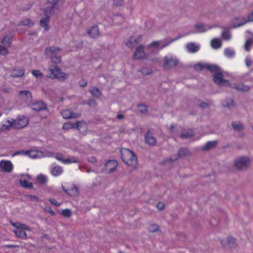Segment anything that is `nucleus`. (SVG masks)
Segmentation results:
<instances>
[{
  "label": "nucleus",
  "instance_id": "nucleus-1",
  "mask_svg": "<svg viewBox=\"0 0 253 253\" xmlns=\"http://www.w3.org/2000/svg\"><path fill=\"white\" fill-rule=\"evenodd\" d=\"M65 0H48L45 3L44 7L42 8L45 17L42 18L40 21V25L44 30L48 31L49 29V15L54 14L58 9L59 7L64 2Z\"/></svg>",
  "mask_w": 253,
  "mask_h": 253
},
{
  "label": "nucleus",
  "instance_id": "nucleus-2",
  "mask_svg": "<svg viewBox=\"0 0 253 253\" xmlns=\"http://www.w3.org/2000/svg\"><path fill=\"white\" fill-rule=\"evenodd\" d=\"M213 82L217 84L222 85L226 84L232 88H234L238 91L246 92L250 90V87L245 85L242 84H231L228 81L223 78L222 74L219 71L213 75Z\"/></svg>",
  "mask_w": 253,
  "mask_h": 253
},
{
  "label": "nucleus",
  "instance_id": "nucleus-3",
  "mask_svg": "<svg viewBox=\"0 0 253 253\" xmlns=\"http://www.w3.org/2000/svg\"><path fill=\"white\" fill-rule=\"evenodd\" d=\"M121 157L123 162L128 166L135 167L137 164V158L134 153L127 149L121 150Z\"/></svg>",
  "mask_w": 253,
  "mask_h": 253
},
{
  "label": "nucleus",
  "instance_id": "nucleus-4",
  "mask_svg": "<svg viewBox=\"0 0 253 253\" xmlns=\"http://www.w3.org/2000/svg\"><path fill=\"white\" fill-rule=\"evenodd\" d=\"M11 225L15 228L13 232L15 235L19 238L25 239L27 238L26 232L30 231L31 229L26 224L19 222H11Z\"/></svg>",
  "mask_w": 253,
  "mask_h": 253
},
{
  "label": "nucleus",
  "instance_id": "nucleus-5",
  "mask_svg": "<svg viewBox=\"0 0 253 253\" xmlns=\"http://www.w3.org/2000/svg\"><path fill=\"white\" fill-rule=\"evenodd\" d=\"M61 51V49L58 46H49L46 48L45 54L50 58L52 62L59 63L61 61V58L58 55L60 54Z\"/></svg>",
  "mask_w": 253,
  "mask_h": 253
},
{
  "label": "nucleus",
  "instance_id": "nucleus-6",
  "mask_svg": "<svg viewBox=\"0 0 253 253\" xmlns=\"http://www.w3.org/2000/svg\"><path fill=\"white\" fill-rule=\"evenodd\" d=\"M49 70L51 73L50 77L52 79H57L59 80H64L68 78V75L63 72L61 69L56 66H51Z\"/></svg>",
  "mask_w": 253,
  "mask_h": 253
},
{
  "label": "nucleus",
  "instance_id": "nucleus-7",
  "mask_svg": "<svg viewBox=\"0 0 253 253\" xmlns=\"http://www.w3.org/2000/svg\"><path fill=\"white\" fill-rule=\"evenodd\" d=\"M23 154L28 156L31 159H40L43 158V152L42 151H38L36 150H31L28 151H20L14 153L12 157L16 155Z\"/></svg>",
  "mask_w": 253,
  "mask_h": 253
},
{
  "label": "nucleus",
  "instance_id": "nucleus-8",
  "mask_svg": "<svg viewBox=\"0 0 253 253\" xmlns=\"http://www.w3.org/2000/svg\"><path fill=\"white\" fill-rule=\"evenodd\" d=\"M178 63V61L175 56H166L164 58L163 66L165 69H169L176 66Z\"/></svg>",
  "mask_w": 253,
  "mask_h": 253
},
{
  "label": "nucleus",
  "instance_id": "nucleus-9",
  "mask_svg": "<svg viewBox=\"0 0 253 253\" xmlns=\"http://www.w3.org/2000/svg\"><path fill=\"white\" fill-rule=\"evenodd\" d=\"M14 166L9 160H2L0 161V169L4 172L11 173L13 170Z\"/></svg>",
  "mask_w": 253,
  "mask_h": 253
},
{
  "label": "nucleus",
  "instance_id": "nucleus-10",
  "mask_svg": "<svg viewBox=\"0 0 253 253\" xmlns=\"http://www.w3.org/2000/svg\"><path fill=\"white\" fill-rule=\"evenodd\" d=\"M14 127L16 128H22L27 126L28 119L27 117L20 116L16 120H13Z\"/></svg>",
  "mask_w": 253,
  "mask_h": 253
},
{
  "label": "nucleus",
  "instance_id": "nucleus-11",
  "mask_svg": "<svg viewBox=\"0 0 253 253\" xmlns=\"http://www.w3.org/2000/svg\"><path fill=\"white\" fill-rule=\"evenodd\" d=\"M133 59L135 60L144 59H146L148 60L147 56L146 55V53L144 51L143 46L140 45L137 47L133 54Z\"/></svg>",
  "mask_w": 253,
  "mask_h": 253
},
{
  "label": "nucleus",
  "instance_id": "nucleus-12",
  "mask_svg": "<svg viewBox=\"0 0 253 253\" xmlns=\"http://www.w3.org/2000/svg\"><path fill=\"white\" fill-rule=\"evenodd\" d=\"M250 163L249 159L246 157H240L235 161V167L238 169L246 168Z\"/></svg>",
  "mask_w": 253,
  "mask_h": 253
},
{
  "label": "nucleus",
  "instance_id": "nucleus-13",
  "mask_svg": "<svg viewBox=\"0 0 253 253\" xmlns=\"http://www.w3.org/2000/svg\"><path fill=\"white\" fill-rule=\"evenodd\" d=\"M19 182L20 185L25 188H32L33 184L31 182V177L27 174H23L21 175Z\"/></svg>",
  "mask_w": 253,
  "mask_h": 253
},
{
  "label": "nucleus",
  "instance_id": "nucleus-14",
  "mask_svg": "<svg viewBox=\"0 0 253 253\" xmlns=\"http://www.w3.org/2000/svg\"><path fill=\"white\" fill-rule=\"evenodd\" d=\"M18 98L21 100L28 102L31 101L32 99V94L28 90H21L19 92Z\"/></svg>",
  "mask_w": 253,
  "mask_h": 253
},
{
  "label": "nucleus",
  "instance_id": "nucleus-15",
  "mask_svg": "<svg viewBox=\"0 0 253 253\" xmlns=\"http://www.w3.org/2000/svg\"><path fill=\"white\" fill-rule=\"evenodd\" d=\"M118 166V162L116 160H109L105 165V171L108 172H112L115 170Z\"/></svg>",
  "mask_w": 253,
  "mask_h": 253
},
{
  "label": "nucleus",
  "instance_id": "nucleus-16",
  "mask_svg": "<svg viewBox=\"0 0 253 253\" xmlns=\"http://www.w3.org/2000/svg\"><path fill=\"white\" fill-rule=\"evenodd\" d=\"M141 41V37L138 36L137 37H131L129 41L126 43V45L128 47H133L137 45Z\"/></svg>",
  "mask_w": 253,
  "mask_h": 253
},
{
  "label": "nucleus",
  "instance_id": "nucleus-17",
  "mask_svg": "<svg viewBox=\"0 0 253 253\" xmlns=\"http://www.w3.org/2000/svg\"><path fill=\"white\" fill-rule=\"evenodd\" d=\"M63 118L65 119H71L78 117V114L73 112L70 110H65L61 112Z\"/></svg>",
  "mask_w": 253,
  "mask_h": 253
},
{
  "label": "nucleus",
  "instance_id": "nucleus-18",
  "mask_svg": "<svg viewBox=\"0 0 253 253\" xmlns=\"http://www.w3.org/2000/svg\"><path fill=\"white\" fill-rule=\"evenodd\" d=\"M89 36L94 39L97 38L100 36V33L97 26H94L87 31Z\"/></svg>",
  "mask_w": 253,
  "mask_h": 253
},
{
  "label": "nucleus",
  "instance_id": "nucleus-19",
  "mask_svg": "<svg viewBox=\"0 0 253 253\" xmlns=\"http://www.w3.org/2000/svg\"><path fill=\"white\" fill-rule=\"evenodd\" d=\"M63 172V168L59 166H52L51 169V173L54 176H59L62 174Z\"/></svg>",
  "mask_w": 253,
  "mask_h": 253
},
{
  "label": "nucleus",
  "instance_id": "nucleus-20",
  "mask_svg": "<svg viewBox=\"0 0 253 253\" xmlns=\"http://www.w3.org/2000/svg\"><path fill=\"white\" fill-rule=\"evenodd\" d=\"M46 108L45 104L42 101L36 102L32 105V109L37 111L44 110Z\"/></svg>",
  "mask_w": 253,
  "mask_h": 253
},
{
  "label": "nucleus",
  "instance_id": "nucleus-21",
  "mask_svg": "<svg viewBox=\"0 0 253 253\" xmlns=\"http://www.w3.org/2000/svg\"><path fill=\"white\" fill-rule=\"evenodd\" d=\"M12 126L14 127L13 120H8L5 122L0 125V132L8 129Z\"/></svg>",
  "mask_w": 253,
  "mask_h": 253
},
{
  "label": "nucleus",
  "instance_id": "nucleus-22",
  "mask_svg": "<svg viewBox=\"0 0 253 253\" xmlns=\"http://www.w3.org/2000/svg\"><path fill=\"white\" fill-rule=\"evenodd\" d=\"M79 126V122L77 121L75 123L68 122L64 124L63 128L65 130L77 128Z\"/></svg>",
  "mask_w": 253,
  "mask_h": 253
},
{
  "label": "nucleus",
  "instance_id": "nucleus-23",
  "mask_svg": "<svg viewBox=\"0 0 253 253\" xmlns=\"http://www.w3.org/2000/svg\"><path fill=\"white\" fill-rule=\"evenodd\" d=\"M24 74V70L22 68L14 69L11 71L10 75L13 77H20Z\"/></svg>",
  "mask_w": 253,
  "mask_h": 253
},
{
  "label": "nucleus",
  "instance_id": "nucleus-24",
  "mask_svg": "<svg viewBox=\"0 0 253 253\" xmlns=\"http://www.w3.org/2000/svg\"><path fill=\"white\" fill-rule=\"evenodd\" d=\"M150 132L149 130L147 131L145 135V141L149 145H154L156 143V140L154 137L150 136Z\"/></svg>",
  "mask_w": 253,
  "mask_h": 253
},
{
  "label": "nucleus",
  "instance_id": "nucleus-25",
  "mask_svg": "<svg viewBox=\"0 0 253 253\" xmlns=\"http://www.w3.org/2000/svg\"><path fill=\"white\" fill-rule=\"evenodd\" d=\"M187 48L188 51L191 53L196 52L199 49V47L193 42L188 43L187 45Z\"/></svg>",
  "mask_w": 253,
  "mask_h": 253
},
{
  "label": "nucleus",
  "instance_id": "nucleus-26",
  "mask_svg": "<svg viewBox=\"0 0 253 253\" xmlns=\"http://www.w3.org/2000/svg\"><path fill=\"white\" fill-rule=\"evenodd\" d=\"M211 44L214 49H218L221 46V42L219 39L214 38L211 41Z\"/></svg>",
  "mask_w": 253,
  "mask_h": 253
},
{
  "label": "nucleus",
  "instance_id": "nucleus-27",
  "mask_svg": "<svg viewBox=\"0 0 253 253\" xmlns=\"http://www.w3.org/2000/svg\"><path fill=\"white\" fill-rule=\"evenodd\" d=\"M216 141H209L205 144V145H204L202 148V150L203 151L208 150L211 148L214 147L216 146Z\"/></svg>",
  "mask_w": 253,
  "mask_h": 253
},
{
  "label": "nucleus",
  "instance_id": "nucleus-28",
  "mask_svg": "<svg viewBox=\"0 0 253 253\" xmlns=\"http://www.w3.org/2000/svg\"><path fill=\"white\" fill-rule=\"evenodd\" d=\"M65 192L71 196H74L78 195V188L76 186L73 185L69 189L65 190Z\"/></svg>",
  "mask_w": 253,
  "mask_h": 253
},
{
  "label": "nucleus",
  "instance_id": "nucleus-29",
  "mask_svg": "<svg viewBox=\"0 0 253 253\" xmlns=\"http://www.w3.org/2000/svg\"><path fill=\"white\" fill-rule=\"evenodd\" d=\"M36 180L40 184H44L47 182L48 178L46 175L41 174L37 176Z\"/></svg>",
  "mask_w": 253,
  "mask_h": 253
},
{
  "label": "nucleus",
  "instance_id": "nucleus-30",
  "mask_svg": "<svg viewBox=\"0 0 253 253\" xmlns=\"http://www.w3.org/2000/svg\"><path fill=\"white\" fill-rule=\"evenodd\" d=\"M78 162V159L77 157H71L65 158L64 161H63V164L64 165H69L73 163H77Z\"/></svg>",
  "mask_w": 253,
  "mask_h": 253
},
{
  "label": "nucleus",
  "instance_id": "nucleus-31",
  "mask_svg": "<svg viewBox=\"0 0 253 253\" xmlns=\"http://www.w3.org/2000/svg\"><path fill=\"white\" fill-rule=\"evenodd\" d=\"M205 69L215 73L219 71V67L218 66L208 64H206Z\"/></svg>",
  "mask_w": 253,
  "mask_h": 253
},
{
  "label": "nucleus",
  "instance_id": "nucleus-32",
  "mask_svg": "<svg viewBox=\"0 0 253 253\" xmlns=\"http://www.w3.org/2000/svg\"><path fill=\"white\" fill-rule=\"evenodd\" d=\"M12 38L11 36H6L1 40L3 44L9 46L12 43Z\"/></svg>",
  "mask_w": 253,
  "mask_h": 253
},
{
  "label": "nucleus",
  "instance_id": "nucleus-33",
  "mask_svg": "<svg viewBox=\"0 0 253 253\" xmlns=\"http://www.w3.org/2000/svg\"><path fill=\"white\" fill-rule=\"evenodd\" d=\"M34 25V22L30 19L26 18L21 21L19 26H26L28 27H31Z\"/></svg>",
  "mask_w": 253,
  "mask_h": 253
},
{
  "label": "nucleus",
  "instance_id": "nucleus-34",
  "mask_svg": "<svg viewBox=\"0 0 253 253\" xmlns=\"http://www.w3.org/2000/svg\"><path fill=\"white\" fill-rule=\"evenodd\" d=\"M221 37L223 39L226 41L230 40L231 36L230 32L227 29H224L221 33Z\"/></svg>",
  "mask_w": 253,
  "mask_h": 253
},
{
  "label": "nucleus",
  "instance_id": "nucleus-35",
  "mask_svg": "<svg viewBox=\"0 0 253 253\" xmlns=\"http://www.w3.org/2000/svg\"><path fill=\"white\" fill-rule=\"evenodd\" d=\"M89 91L93 96L100 97L101 96V91L98 88L93 87Z\"/></svg>",
  "mask_w": 253,
  "mask_h": 253
},
{
  "label": "nucleus",
  "instance_id": "nucleus-36",
  "mask_svg": "<svg viewBox=\"0 0 253 253\" xmlns=\"http://www.w3.org/2000/svg\"><path fill=\"white\" fill-rule=\"evenodd\" d=\"M194 134V130L192 129H189L185 133H182L180 134V137L182 138H186L192 136Z\"/></svg>",
  "mask_w": 253,
  "mask_h": 253
},
{
  "label": "nucleus",
  "instance_id": "nucleus-37",
  "mask_svg": "<svg viewBox=\"0 0 253 253\" xmlns=\"http://www.w3.org/2000/svg\"><path fill=\"white\" fill-rule=\"evenodd\" d=\"M222 105L224 107L230 108L234 105V101L233 99H231L225 100L222 102Z\"/></svg>",
  "mask_w": 253,
  "mask_h": 253
},
{
  "label": "nucleus",
  "instance_id": "nucleus-38",
  "mask_svg": "<svg viewBox=\"0 0 253 253\" xmlns=\"http://www.w3.org/2000/svg\"><path fill=\"white\" fill-rule=\"evenodd\" d=\"M189 150L185 148H182L180 149L178 153L179 157L185 156L189 155Z\"/></svg>",
  "mask_w": 253,
  "mask_h": 253
},
{
  "label": "nucleus",
  "instance_id": "nucleus-39",
  "mask_svg": "<svg viewBox=\"0 0 253 253\" xmlns=\"http://www.w3.org/2000/svg\"><path fill=\"white\" fill-rule=\"evenodd\" d=\"M253 42V40L252 39H249L245 42V49L246 51H249L252 45Z\"/></svg>",
  "mask_w": 253,
  "mask_h": 253
},
{
  "label": "nucleus",
  "instance_id": "nucleus-40",
  "mask_svg": "<svg viewBox=\"0 0 253 253\" xmlns=\"http://www.w3.org/2000/svg\"><path fill=\"white\" fill-rule=\"evenodd\" d=\"M232 126L236 130H240L243 128V126L240 122H233Z\"/></svg>",
  "mask_w": 253,
  "mask_h": 253
},
{
  "label": "nucleus",
  "instance_id": "nucleus-41",
  "mask_svg": "<svg viewBox=\"0 0 253 253\" xmlns=\"http://www.w3.org/2000/svg\"><path fill=\"white\" fill-rule=\"evenodd\" d=\"M32 75L37 78H42L43 74L39 70H34L32 71Z\"/></svg>",
  "mask_w": 253,
  "mask_h": 253
},
{
  "label": "nucleus",
  "instance_id": "nucleus-42",
  "mask_svg": "<svg viewBox=\"0 0 253 253\" xmlns=\"http://www.w3.org/2000/svg\"><path fill=\"white\" fill-rule=\"evenodd\" d=\"M61 213L65 217H69L71 215V211L69 209H65L62 210Z\"/></svg>",
  "mask_w": 253,
  "mask_h": 253
},
{
  "label": "nucleus",
  "instance_id": "nucleus-43",
  "mask_svg": "<svg viewBox=\"0 0 253 253\" xmlns=\"http://www.w3.org/2000/svg\"><path fill=\"white\" fill-rule=\"evenodd\" d=\"M137 109L139 112L144 113L147 111V107L144 104H139L137 105Z\"/></svg>",
  "mask_w": 253,
  "mask_h": 253
},
{
  "label": "nucleus",
  "instance_id": "nucleus-44",
  "mask_svg": "<svg viewBox=\"0 0 253 253\" xmlns=\"http://www.w3.org/2000/svg\"><path fill=\"white\" fill-rule=\"evenodd\" d=\"M206 64L198 63L194 65V69L197 71H201L203 69H205Z\"/></svg>",
  "mask_w": 253,
  "mask_h": 253
},
{
  "label": "nucleus",
  "instance_id": "nucleus-45",
  "mask_svg": "<svg viewBox=\"0 0 253 253\" xmlns=\"http://www.w3.org/2000/svg\"><path fill=\"white\" fill-rule=\"evenodd\" d=\"M54 157H55V158L57 160L59 161V162H60L61 163L63 164V161H64V159H65L64 155H63L62 154H61V153H58V154H56Z\"/></svg>",
  "mask_w": 253,
  "mask_h": 253
},
{
  "label": "nucleus",
  "instance_id": "nucleus-46",
  "mask_svg": "<svg viewBox=\"0 0 253 253\" xmlns=\"http://www.w3.org/2000/svg\"><path fill=\"white\" fill-rule=\"evenodd\" d=\"M159 226L158 225L155 224H152L150 225L148 230L150 232H154L158 230Z\"/></svg>",
  "mask_w": 253,
  "mask_h": 253
},
{
  "label": "nucleus",
  "instance_id": "nucleus-47",
  "mask_svg": "<svg viewBox=\"0 0 253 253\" xmlns=\"http://www.w3.org/2000/svg\"><path fill=\"white\" fill-rule=\"evenodd\" d=\"M224 52L225 55L229 57L233 56L235 54L234 51L229 48H225Z\"/></svg>",
  "mask_w": 253,
  "mask_h": 253
},
{
  "label": "nucleus",
  "instance_id": "nucleus-48",
  "mask_svg": "<svg viewBox=\"0 0 253 253\" xmlns=\"http://www.w3.org/2000/svg\"><path fill=\"white\" fill-rule=\"evenodd\" d=\"M8 53V51L6 47L0 45V55H6Z\"/></svg>",
  "mask_w": 253,
  "mask_h": 253
},
{
  "label": "nucleus",
  "instance_id": "nucleus-49",
  "mask_svg": "<svg viewBox=\"0 0 253 253\" xmlns=\"http://www.w3.org/2000/svg\"><path fill=\"white\" fill-rule=\"evenodd\" d=\"M43 152V157H54V153L48 150H45Z\"/></svg>",
  "mask_w": 253,
  "mask_h": 253
},
{
  "label": "nucleus",
  "instance_id": "nucleus-50",
  "mask_svg": "<svg viewBox=\"0 0 253 253\" xmlns=\"http://www.w3.org/2000/svg\"><path fill=\"white\" fill-rule=\"evenodd\" d=\"M160 45V42L159 41H154L151 43L148 46V48H158Z\"/></svg>",
  "mask_w": 253,
  "mask_h": 253
},
{
  "label": "nucleus",
  "instance_id": "nucleus-51",
  "mask_svg": "<svg viewBox=\"0 0 253 253\" xmlns=\"http://www.w3.org/2000/svg\"><path fill=\"white\" fill-rule=\"evenodd\" d=\"M227 242L228 245L229 246H231V247H233V245L235 244V240L234 238L231 237H228L227 238Z\"/></svg>",
  "mask_w": 253,
  "mask_h": 253
},
{
  "label": "nucleus",
  "instance_id": "nucleus-52",
  "mask_svg": "<svg viewBox=\"0 0 253 253\" xmlns=\"http://www.w3.org/2000/svg\"><path fill=\"white\" fill-rule=\"evenodd\" d=\"M124 2V0H113V4L115 6H121Z\"/></svg>",
  "mask_w": 253,
  "mask_h": 253
},
{
  "label": "nucleus",
  "instance_id": "nucleus-53",
  "mask_svg": "<svg viewBox=\"0 0 253 253\" xmlns=\"http://www.w3.org/2000/svg\"><path fill=\"white\" fill-rule=\"evenodd\" d=\"M87 104L90 107H95L96 105V102L94 100L91 99L87 101Z\"/></svg>",
  "mask_w": 253,
  "mask_h": 253
},
{
  "label": "nucleus",
  "instance_id": "nucleus-54",
  "mask_svg": "<svg viewBox=\"0 0 253 253\" xmlns=\"http://www.w3.org/2000/svg\"><path fill=\"white\" fill-rule=\"evenodd\" d=\"M50 203L52 204L55 205V206L59 207L60 206L61 204L57 202L55 199H50L49 200Z\"/></svg>",
  "mask_w": 253,
  "mask_h": 253
},
{
  "label": "nucleus",
  "instance_id": "nucleus-55",
  "mask_svg": "<svg viewBox=\"0 0 253 253\" xmlns=\"http://www.w3.org/2000/svg\"><path fill=\"white\" fill-rule=\"evenodd\" d=\"M195 28L197 29H198L199 30V31L200 32H204L205 31V30L204 29V26L202 24H197V25H196L195 26Z\"/></svg>",
  "mask_w": 253,
  "mask_h": 253
},
{
  "label": "nucleus",
  "instance_id": "nucleus-56",
  "mask_svg": "<svg viewBox=\"0 0 253 253\" xmlns=\"http://www.w3.org/2000/svg\"><path fill=\"white\" fill-rule=\"evenodd\" d=\"M44 210L50 213L52 215H54L55 214V212L52 210L50 207H46L45 208Z\"/></svg>",
  "mask_w": 253,
  "mask_h": 253
},
{
  "label": "nucleus",
  "instance_id": "nucleus-57",
  "mask_svg": "<svg viewBox=\"0 0 253 253\" xmlns=\"http://www.w3.org/2000/svg\"><path fill=\"white\" fill-rule=\"evenodd\" d=\"M164 207H165V204L163 203H162V202H159L157 205V208L159 210H163L164 209Z\"/></svg>",
  "mask_w": 253,
  "mask_h": 253
},
{
  "label": "nucleus",
  "instance_id": "nucleus-58",
  "mask_svg": "<svg viewBox=\"0 0 253 253\" xmlns=\"http://www.w3.org/2000/svg\"><path fill=\"white\" fill-rule=\"evenodd\" d=\"M123 17L121 15H117L114 16L113 18V20L117 21V20H123Z\"/></svg>",
  "mask_w": 253,
  "mask_h": 253
},
{
  "label": "nucleus",
  "instance_id": "nucleus-59",
  "mask_svg": "<svg viewBox=\"0 0 253 253\" xmlns=\"http://www.w3.org/2000/svg\"><path fill=\"white\" fill-rule=\"evenodd\" d=\"M245 62H246V65L248 67H250L252 64V61L250 59H247L246 60Z\"/></svg>",
  "mask_w": 253,
  "mask_h": 253
},
{
  "label": "nucleus",
  "instance_id": "nucleus-60",
  "mask_svg": "<svg viewBox=\"0 0 253 253\" xmlns=\"http://www.w3.org/2000/svg\"><path fill=\"white\" fill-rule=\"evenodd\" d=\"M199 105L202 108H206L209 106L208 104H207L205 102H201Z\"/></svg>",
  "mask_w": 253,
  "mask_h": 253
},
{
  "label": "nucleus",
  "instance_id": "nucleus-61",
  "mask_svg": "<svg viewBox=\"0 0 253 253\" xmlns=\"http://www.w3.org/2000/svg\"><path fill=\"white\" fill-rule=\"evenodd\" d=\"M87 84L86 81H85L84 80H83V82H81L80 81V86H84Z\"/></svg>",
  "mask_w": 253,
  "mask_h": 253
},
{
  "label": "nucleus",
  "instance_id": "nucleus-62",
  "mask_svg": "<svg viewBox=\"0 0 253 253\" xmlns=\"http://www.w3.org/2000/svg\"><path fill=\"white\" fill-rule=\"evenodd\" d=\"M145 69L143 68V69H142L141 70V72L142 74H150L151 73V72H149V71H148V72H146L145 71Z\"/></svg>",
  "mask_w": 253,
  "mask_h": 253
},
{
  "label": "nucleus",
  "instance_id": "nucleus-63",
  "mask_svg": "<svg viewBox=\"0 0 253 253\" xmlns=\"http://www.w3.org/2000/svg\"><path fill=\"white\" fill-rule=\"evenodd\" d=\"M249 19L250 21H253V11L252 13L249 15Z\"/></svg>",
  "mask_w": 253,
  "mask_h": 253
},
{
  "label": "nucleus",
  "instance_id": "nucleus-64",
  "mask_svg": "<svg viewBox=\"0 0 253 253\" xmlns=\"http://www.w3.org/2000/svg\"><path fill=\"white\" fill-rule=\"evenodd\" d=\"M117 118L118 119H122L124 118V116L123 114H119L117 115Z\"/></svg>",
  "mask_w": 253,
  "mask_h": 253
}]
</instances>
